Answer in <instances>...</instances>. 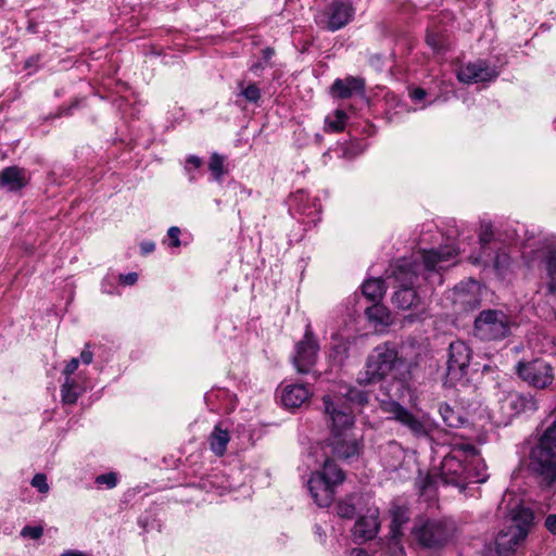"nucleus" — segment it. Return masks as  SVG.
<instances>
[{
	"mask_svg": "<svg viewBox=\"0 0 556 556\" xmlns=\"http://www.w3.org/2000/svg\"><path fill=\"white\" fill-rule=\"evenodd\" d=\"M507 510L510 525L503 529L495 540L496 552L500 556H508L516 549V546L527 538L533 520L532 511L518 502L508 506Z\"/></svg>",
	"mask_w": 556,
	"mask_h": 556,
	"instance_id": "nucleus-1",
	"label": "nucleus"
},
{
	"mask_svg": "<svg viewBox=\"0 0 556 556\" xmlns=\"http://www.w3.org/2000/svg\"><path fill=\"white\" fill-rule=\"evenodd\" d=\"M529 466L547 484L556 480V422L544 431L539 444L531 451Z\"/></svg>",
	"mask_w": 556,
	"mask_h": 556,
	"instance_id": "nucleus-2",
	"label": "nucleus"
},
{
	"mask_svg": "<svg viewBox=\"0 0 556 556\" xmlns=\"http://www.w3.org/2000/svg\"><path fill=\"white\" fill-rule=\"evenodd\" d=\"M401 364L393 346L388 343L379 345L368 356L365 369L359 372L357 380L361 384L380 381L392 375Z\"/></svg>",
	"mask_w": 556,
	"mask_h": 556,
	"instance_id": "nucleus-3",
	"label": "nucleus"
},
{
	"mask_svg": "<svg viewBox=\"0 0 556 556\" xmlns=\"http://www.w3.org/2000/svg\"><path fill=\"white\" fill-rule=\"evenodd\" d=\"M418 267L417 264L402 260L393 271L399 289L395 291L392 301L399 308L408 309L419 303V298L413 288L417 279Z\"/></svg>",
	"mask_w": 556,
	"mask_h": 556,
	"instance_id": "nucleus-4",
	"label": "nucleus"
},
{
	"mask_svg": "<svg viewBox=\"0 0 556 556\" xmlns=\"http://www.w3.org/2000/svg\"><path fill=\"white\" fill-rule=\"evenodd\" d=\"M469 457L478 459V454L472 445H459L452 450L441 463V479L446 484H463L467 482L466 463Z\"/></svg>",
	"mask_w": 556,
	"mask_h": 556,
	"instance_id": "nucleus-5",
	"label": "nucleus"
},
{
	"mask_svg": "<svg viewBox=\"0 0 556 556\" xmlns=\"http://www.w3.org/2000/svg\"><path fill=\"white\" fill-rule=\"evenodd\" d=\"M510 319L498 309H484L475 320L473 333L484 341L502 340L510 332Z\"/></svg>",
	"mask_w": 556,
	"mask_h": 556,
	"instance_id": "nucleus-6",
	"label": "nucleus"
},
{
	"mask_svg": "<svg viewBox=\"0 0 556 556\" xmlns=\"http://www.w3.org/2000/svg\"><path fill=\"white\" fill-rule=\"evenodd\" d=\"M381 410L388 415V419L395 420L406 427L414 437L427 438L431 431V425L424 418L414 415L396 401L387 400L380 403Z\"/></svg>",
	"mask_w": 556,
	"mask_h": 556,
	"instance_id": "nucleus-7",
	"label": "nucleus"
},
{
	"mask_svg": "<svg viewBox=\"0 0 556 556\" xmlns=\"http://www.w3.org/2000/svg\"><path fill=\"white\" fill-rule=\"evenodd\" d=\"M412 536L422 547L435 548L448 541L451 532L444 521L427 520L413 528Z\"/></svg>",
	"mask_w": 556,
	"mask_h": 556,
	"instance_id": "nucleus-8",
	"label": "nucleus"
},
{
	"mask_svg": "<svg viewBox=\"0 0 556 556\" xmlns=\"http://www.w3.org/2000/svg\"><path fill=\"white\" fill-rule=\"evenodd\" d=\"M319 352L318 340L307 326L304 338L295 344L291 362L299 374H309L315 366Z\"/></svg>",
	"mask_w": 556,
	"mask_h": 556,
	"instance_id": "nucleus-9",
	"label": "nucleus"
},
{
	"mask_svg": "<svg viewBox=\"0 0 556 556\" xmlns=\"http://www.w3.org/2000/svg\"><path fill=\"white\" fill-rule=\"evenodd\" d=\"M517 372L523 381L538 389L551 387L555 379L553 367L542 359L518 364Z\"/></svg>",
	"mask_w": 556,
	"mask_h": 556,
	"instance_id": "nucleus-10",
	"label": "nucleus"
},
{
	"mask_svg": "<svg viewBox=\"0 0 556 556\" xmlns=\"http://www.w3.org/2000/svg\"><path fill=\"white\" fill-rule=\"evenodd\" d=\"M326 413L330 416L332 422V432L334 438L342 437L353 425V412L349 407L341 406V400L333 402L330 395L323 397Z\"/></svg>",
	"mask_w": 556,
	"mask_h": 556,
	"instance_id": "nucleus-11",
	"label": "nucleus"
},
{
	"mask_svg": "<svg viewBox=\"0 0 556 556\" xmlns=\"http://www.w3.org/2000/svg\"><path fill=\"white\" fill-rule=\"evenodd\" d=\"M471 359V350L464 341L450 343L447 374L453 379H460L467 372Z\"/></svg>",
	"mask_w": 556,
	"mask_h": 556,
	"instance_id": "nucleus-12",
	"label": "nucleus"
},
{
	"mask_svg": "<svg viewBox=\"0 0 556 556\" xmlns=\"http://www.w3.org/2000/svg\"><path fill=\"white\" fill-rule=\"evenodd\" d=\"M497 76L498 72L481 60L463 65L457 71V79L467 85L491 81Z\"/></svg>",
	"mask_w": 556,
	"mask_h": 556,
	"instance_id": "nucleus-13",
	"label": "nucleus"
},
{
	"mask_svg": "<svg viewBox=\"0 0 556 556\" xmlns=\"http://www.w3.org/2000/svg\"><path fill=\"white\" fill-rule=\"evenodd\" d=\"M354 15V8L345 1L332 2L321 15V23L328 30L336 31L344 27Z\"/></svg>",
	"mask_w": 556,
	"mask_h": 556,
	"instance_id": "nucleus-14",
	"label": "nucleus"
},
{
	"mask_svg": "<svg viewBox=\"0 0 556 556\" xmlns=\"http://www.w3.org/2000/svg\"><path fill=\"white\" fill-rule=\"evenodd\" d=\"M457 254L458 251L452 245H445L439 250L424 251V265L428 270H441L454 264Z\"/></svg>",
	"mask_w": 556,
	"mask_h": 556,
	"instance_id": "nucleus-15",
	"label": "nucleus"
},
{
	"mask_svg": "<svg viewBox=\"0 0 556 556\" xmlns=\"http://www.w3.org/2000/svg\"><path fill=\"white\" fill-rule=\"evenodd\" d=\"M308 490L314 502L319 507H328L336 494V485L313 472L307 481Z\"/></svg>",
	"mask_w": 556,
	"mask_h": 556,
	"instance_id": "nucleus-16",
	"label": "nucleus"
},
{
	"mask_svg": "<svg viewBox=\"0 0 556 556\" xmlns=\"http://www.w3.org/2000/svg\"><path fill=\"white\" fill-rule=\"evenodd\" d=\"M380 528L379 513L377 509H368L354 525L353 538L356 542H365L374 539Z\"/></svg>",
	"mask_w": 556,
	"mask_h": 556,
	"instance_id": "nucleus-17",
	"label": "nucleus"
},
{
	"mask_svg": "<svg viewBox=\"0 0 556 556\" xmlns=\"http://www.w3.org/2000/svg\"><path fill=\"white\" fill-rule=\"evenodd\" d=\"M311 396L312 392L303 383H287L280 390L281 403L287 408H299L306 404Z\"/></svg>",
	"mask_w": 556,
	"mask_h": 556,
	"instance_id": "nucleus-18",
	"label": "nucleus"
},
{
	"mask_svg": "<svg viewBox=\"0 0 556 556\" xmlns=\"http://www.w3.org/2000/svg\"><path fill=\"white\" fill-rule=\"evenodd\" d=\"M28 182L27 172L18 166H9L0 172V189L10 192L18 191Z\"/></svg>",
	"mask_w": 556,
	"mask_h": 556,
	"instance_id": "nucleus-19",
	"label": "nucleus"
},
{
	"mask_svg": "<svg viewBox=\"0 0 556 556\" xmlns=\"http://www.w3.org/2000/svg\"><path fill=\"white\" fill-rule=\"evenodd\" d=\"M332 445L333 454L341 459H350L359 453L358 440L350 433L334 438Z\"/></svg>",
	"mask_w": 556,
	"mask_h": 556,
	"instance_id": "nucleus-20",
	"label": "nucleus"
},
{
	"mask_svg": "<svg viewBox=\"0 0 556 556\" xmlns=\"http://www.w3.org/2000/svg\"><path fill=\"white\" fill-rule=\"evenodd\" d=\"M364 87L365 83L362 78L350 76L345 79H336L331 87V91L334 96L345 99L355 93L363 92Z\"/></svg>",
	"mask_w": 556,
	"mask_h": 556,
	"instance_id": "nucleus-21",
	"label": "nucleus"
},
{
	"mask_svg": "<svg viewBox=\"0 0 556 556\" xmlns=\"http://www.w3.org/2000/svg\"><path fill=\"white\" fill-rule=\"evenodd\" d=\"M392 541H397L402 535V527L408 521V510L404 506L392 505L390 508Z\"/></svg>",
	"mask_w": 556,
	"mask_h": 556,
	"instance_id": "nucleus-22",
	"label": "nucleus"
},
{
	"mask_svg": "<svg viewBox=\"0 0 556 556\" xmlns=\"http://www.w3.org/2000/svg\"><path fill=\"white\" fill-rule=\"evenodd\" d=\"M466 469H467V476L466 480L467 482L472 483H481L486 480V466L481 459V457L478 455V459H475L473 457H469L466 462Z\"/></svg>",
	"mask_w": 556,
	"mask_h": 556,
	"instance_id": "nucleus-23",
	"label": "nucleus"
},
{
	"mask_svg": "<svg viewBox=\"0 0 556 556\" xmlns=\"http://www.w3.org/2000/svg\"><path fill=\"white\" fill-rule=\"evenodd\" d=\"M230 440L229 433L219 426H215L208 438L210 447L216 456H223Z\"/></svg>",
	"mask_w": 556,
	"mask_h": 556,
	"instance_id": "nucleus-24",
	"label": "nucleus"
},
{
	"mask_svg": "<svg viewBox=\"0 0 556 556\" xmlns=\"http://www.w3.org/2000/svg\"><path fill=\"white\" fill-rule=\"evenodd\" d=\"M315 473L318 475L319 477H323L325 480H327L329 483H332L336 486L341 484L345 479V475L342 471V469L339 468L337 464L331 459H327L324 463L321 470L316 471Z\"/></svg>",
	"mask_w": 556,
	"mask_h": 556,
	"instance_id": "nucleus-25",
	"label": "nucleus"
},
{
	"mask_svg": "<svg viewBox=\"0 0 556 556\" xmlns=\"http://www.w3.org/2000/svg\"><path fill=\"white\" fill-rule=\"evenodd\" d=\"M384 282L381 279L366 280L362 286L363 294L370 301H379L384 294Z\"/></svg>",
	"mask_w": 556,
	"mask_h": 556,
	"instance_id": "nucleus-26",
	"label": "nucleus"
},
{
	"mask_svg": "<svg viewBox=\"0 0 556 556\" xmlns=\"http://www.w3.org/2000/svg\"><path fill=\"white\" fill-rule=\"evenodd\" d=\"M366 315L369 320L375 321L379 325H390L392 323L391 314L389 309L380 304H374L366 309Z\"/></svg>",
	"mask_w": 556,
	"mask_h": 556,
	"instance_id": "nucleus-27",
	"label": "nucleus"
},
{
	"mask_svg": "<svg viewBox=\"0 0 556 556\" xmlns=\"http://www.w3.org/2000/svg\"><path fill=\"white\" fill-rule=\"evenodd\" d=\"M80 394V388L73 378H65L61 388V397L65 404H74Z\"/></svg>",
	"mask_w": 556,
	"mask_h": 556,
	"instance_id": "nucleus-28",
	"label": "nucleus"
},
{
	"mask_svg": "<svg viewBox=\"0 0 556 556\" xmlns=\"http://www.w3.org/2000/svg\"><path fill=\"white\" fill-rule=\"evenodd\" d=\"M208 169L215 180H220L227 173V169L225 168V157L216 152L213 153L210 157Z\"/></svg>",
	"mask_w": 556,
	"mask_h": 556,
	"instance_id": "nucleus-29",
	"label": "nucleus"
},
{
	"mask_svg": "<svg viewBox=\"0 0 556 556\" xmlns=\"http://www.w3.org/2000/svg\"><path fill=\"white\" fill-rule=\"evenodd\" d=\"M346 121V113L342 110H337L334 112V119L329 117L326 119V129L334 132L342 131L345 127Z\"/></svg>",
	"mask_w": 556,
	"mask_h": 556,
	"instance_id": "nucleus-30",
	"label": "nucleus"
},
{
	"mask_svg": "<svg viewBox=\"0 0 556 556\" xmlns=\"http://www.w3.org/2000/svg\"><path fill=\"white\" fill-rule=\"evenodd\" d=\"M547 273L549 281L547 289L551 294H556V251L552 252L547 260Z\"/></svg>",
	"mask_w": 556,
	"mask_h": 556,
	"instance_id": "nucleus-31",
	"label": "nucleus"
},
{
	"mask_svg": "<svg viewBox=\"0 0 556 556\" xmlns=\"http://www.w3.org/2000/svg\"><path fill=\"white\" fill-rule=\"evenodd\" d=\"M440 414L448 427H458L462 424L460 417L448 405H442L440 407Z\"/></svg>",
	"mask_w": 556,
	"mask_h": 556,
	"instance_id": "nucleus-32",
	"label": "nucleus"
},
{
	"mask_svg": "<svg viewBox=\"0 0 556 556\" xmlns=\"http://www.w3.org/2000/svg\"><path fill=\"white\" fill-rule=\"evenodd\" d=\"M510 257L506 249H498L494 258V268L497 273L502 274L508 268Z\"/></svg>",
	"mask_w": 556,
	"mask_h": 556,
	"instance_id": "nucleus-33",
	"label": "nucleus"
},
{
	"mask_svg": "<svg viewBox=\"0 0 556 556\" xmlns=\"http://www.w3.org/2000/svg\"><path fill=\"white\" fill-rule=\"evenodd\" d=\"M337 511L340 517L351 519L355 514V507L350 501H340L337 506Z\"/></svg>",
	"mask_w": 556,
	"mask_h": 556,
	"instance_id": "nucleus-34",
	"label": "nucleus"
},
{
	"mask_svg": "<svg viewBox=\"0 0 556 556\" xmlns=\"http://www.w3.org/2000/svg\"><path fill=\"white\" fill-rule=\"evenodd\" d=\"M426 41L434 51H441L445 48V39L438 33H429Z\"/></svg>",
	"mask_w": 556,
	"mask_h": 556,
	"instance_id": "nucleus-35",
	"label": "nucleus"
},
{
	"mask_svg": "<svg viewBox=\"0 0 556 556\" xmlns=\"http://www.w3.org/2000/svg\"><path fill=\"white\" fill-rule=\"evenodd\" d=\"M493 239V229L490 224H481L479 231V242L484 248Z\"/></svg>",
	"mask_w": 556,
	"mask_h": 556,
	"instance_id": "nucleus-36",
	"label": "nucleus"
},
{
	"mask_svg": "<svg viewBox=\"0 0 556 556\" xmlns=\"http://www.w3.org/2000/svg\"><path fill=\"white\" fill-rule=\"evenodd\" d=\"M241 94L250 102H256L261 97L260 89L254 84L241 87Z\"/></svg>",
	"mask_w": 556,
	"mask_h": 556,
	"instance_id": "nucleus-37",
	"label": "nucleus"
},
{
	"mask_svg": "<svg viewBox=\"0 0 556 556\" xmlns=\"http://www.w3.org/2000/svg\"><path fill=\"white\" fill-rule=\"evenodd\" d=\"M344 395L349 402L359 406L367 402V395L362 391L350 389Z\"/></svg>",
	"mask_w": 556,
	"mask_h": 556,
	"instance_id": "nucleus-38",
	"label": "nucleus"
},
{
	"mask_svg": "<svg viewBox=\"0 0 556 556\" xmlns=\"http://www.w3.org/2000/svg\"><path fill=\"white\" fill-rule=\"evenodd\" d=\"M31 485L36 488L41 493H47L49 491V484L47 482V477L43 473H37L31 479Z\"/></svg>",
	"mask_w": 556,
	"mask_h": 556,
	"instance_id": "nucleus-39",
	"label": "nucleus"
},
{
	"mask_svg": "<svg viewBox=\"0 0 556 556\" xmlns=\"http://www.w3.org/2000/svg\"><path fill=\"white\" fill-rule=\"evenodd\" d=\"M96 482L106 484L108 488L112 489L117 484V477L114 472H109L97 477Z\"/></svg>",
	"mask_w": 556,
	"mask_h": 556,
	"instance_id": "nucleus-40",
	"label": "nucleus"
},
{
	"mask_svg": "<svg viewBox=\"0 0 556 556\" xmlns=\"http://www.w3.org/2000/svg\"><path fill=\"white\" fill-rule=\"evenodd\" d=\"M43 533V528L42 527H29V526H26L22 529L21 531V535L22 536H29L34 540H37L39 539Z\"/></svg>",
	"mask_w": 556,
	"mask_h": 556,
	"instance_id": "nucleus-41",
	"label": "nucleus"
},
{
	"mask_svg": "<svg viewBox=\"0 0 556 556\" xmlns=\"http://www.w3.org/2000/svg\"><path fill=\"white\" fill-rule=\"evenodd\" d=\"M167 235L170 239V245L178 248L180 245V240H179L180 229L178 227L173 226L168 229Z\"/></svg>",
	"mask_w": 556,
	"mask_h": 556,
	"instance_id": "nucleus-42",
	"label": "nucleus"
},
{
	"mask_svg": "<svg viewBox=\"0 0 556 556\" xmlns=\"http://www.w3.org/2000/svg\"><path fill=\"white\" fill-rule=\"evenodd\" d=\"M79 365L78 358H72L63 369V375L65 378H72L71 376L76 371Z\"/></svg>",
	"mask_w": 556,
	"mask_h": 556,
	"instance_id": "nucleus-43",
	"label": "nucleus"
},
{
	"mask_svg": "<svg viewBox=\"0 0 556 556\" xmlns=\"http://www.w3.org/2000/svg\"><path fill=\"white\" fill-rule=\"evenodd\" d=\"M137 280H138V275L136 273H129V274L119 276V281L124 285L131 286V285H135L137 282Z\"/></svg>",
	"mask_w": 556,
	"mask_h": 556,
	"instance_id": "nucleus-44",
	"label": "nucleus"
},
{
	"mask_svg": "<svg viewBox=\"0 0 556 556\" xmlns=\"http://www.w3.org/2000/svg\"><path fill=\"white\" fill-rule=\"evenodd\" d=\"M545 527L551 533L556 534V515H549L546 518Z\"/></svg>",
	"mask_w": 556,
	"mask_h": 556,
	"instance_id": "nucleus-45",
	"label": "nucleus"
},
{
	"mask_svg": "<svg viewBox=\"0 0 556 556\" xmlns=\"http://www.w3.org/2000/svg\"><path fill=\"white\" fill-rule=\"evenodd\" d=\"M92 359H93V354L91 351H89L88 346H86V349L80 354V361L84 364L89 365V364H91Z\"/></svg>",
	"mask_w": 556,
	"mask_h": 556,
	"instance_id": "nucleus-46",
	"label": "nucleus"
},
{
	"mask_svg": "<svg viewBox=\"0 0 556 556\" xmlns=\"http://www.w3.org/2000/svg\"><path fill=\"white\" fill-rule=\"evenodd\" d=\"M389 452L397 457H401L403 454L401 446L395 442L389 444Z\"/></svg>",
	"mask_w": 556,
	"mask_h": 556,
	"instance_id": "nucleus-47",
	"label": "nucleus"
},
{
	"mask_svg": "<svg viewBox=\"0 0 556 556\" xmlns=\"http://www.w3.org/2000/svg\"><path fill=\"white\" fill-rule=\"evenodd\" d=\"M155 248V244L152 241L143 242L140 245L142 254L151 253Z\"/></svg>",
	"mask_w": 556,
	"mask_h": 556,
	"instance_id": "nucleus-48",
	"label": "nucleus"
},
{
	"mask_svg": "<svg viewBox=\"0 0 556 556\" xmlns=\"http://www.w3.org/2000/svg\"><path fill=\"white\" fill-rule=\"evenodd\" d=\"M412 97L415 100H422L426 97V91L421 88H417L413 91Z\"/></svg>",
	"mask_w": 556,
	"mask_h": 556,
	"instance_id": "nucleus-49",
	"label": "nucleus"
},
{
	"mask_svg": "<svg viewBox=\"0 0 556 556\" xmlns=\"http://www.w3.org/2000/svg\"><path fill=\"white\" fill-rule=\"evenodd\" d=\"M187 162H188L189 164H192V165H193L194 167H197V168H198V167H200V166H201V164H202L201 160H200L198 156H194V155L190 156V157L187 160Z\"/></svg>",
	"mask_w": 556,
	"mask_h": 556,
	"instance_id": "nucleus-50",
	"label": "nucleus"
},
{
	"mask_svg": "<svg viewBox=\"0 0 556 556\" xmlns=\"http://www.w3.org/2000/svg\"><path fill=\"white\" fill-rule=\"evenodd\" d=\"M464 296H465V295L459 294V295H458L457 301H459V302H462V303H468L471 307H476V306L479 304L477 300H475L473 302H470V301H466V300L464 299Z\"/></svg>",
	"mask_w": 556,
	"mask_h": 556,
	"instance_id": "nucleus-51",
	"label": "nucleus"
},
{
	"mask_svg": "<svg viewBox=\"0 0 556 556\" xmlns=\"http://www.w3.org/2000/svg\"><path fill=\"white\" fill-rule=\"evenodd\" d=\"M61 556H87V555L85 553L78 552V551H67V552L63 553Z\"/></svg>",
	"mask_w": 556,
	"mask_h": 556,
	"instance_id": "nucleus-52",
	"label": "nucleus"
},
{
	"mask_svg": "<svg viewBox=\"0 0 556 556\" xmlns=\"http://www.w3.org/2000/svg\"><path fill=\"white\" fill-rule=\"evenodd\" d=\"M352 556H368V554L363 549H353Z\"/></svg>",
	"mask_w": 556,
	"mask_h": 556,
	"instance_id": "nucleus-53",
	"label": "nucleus"
},
{
	"mask_svg": "<svg viewBox=\"0 0 556 556\" xmlns=\"http://www.w3.org/2000/svg\"><path fill=\"white\" fill-rule=\"evenodd\" d=\"M273 51H267V58H269L271 55Z\"/></svg>",
	"mask_w": 556,
	"mask_h": 556,
	"instance_id": "nucleus-54",
	"label": "nucleus"
}]
</instances>
